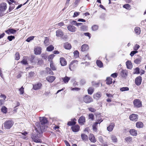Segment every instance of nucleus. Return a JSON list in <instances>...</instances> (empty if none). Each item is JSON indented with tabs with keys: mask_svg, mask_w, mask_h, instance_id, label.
Returning <instances> with one entry per match:
<instances>
[{
	"mask_svg": "<svg viewBox=\"0 0 146 146\" xmlns=\"http://www.w3.org/2000/svg\"><path fill=\"white\" fill-rule=\"evenodd\" d=\"M142 59V58L141 57H140L139 58L135 59L134 60V62L135 64H140V63L141 62Z\"/></svg>",
	"mask_w": 146,
	"mask_h": 146,
	"instance_id": "7c9ffc66",
	"label": "nucleus"
},
{
	"mask_svg": "<svg viewBox=\"0 0 146 146\" xmlns=\"http://www.w3.org/2000/svg\"><path fill=\"white\" fill-rule=\"evenodd\" d=\"M64 23L61 22L60 23H58V24L55 25H54V26L56 27L59 28V27L63 26L64 25Z\"/></svg>",
	"mask_w": 146,
	"mask_h": 146,
	"instance_id": "a19ab883",
	"label": "nucleus"
},
{
	"mask_svg": "<svg viewBox=\"0 0 146 146\" xmlns=\"http://www.w3.org/2000/svg\"><path fill=\"white\" fill-rule=\"evenodd\" d=\"M95 96L97 98H100L101 96V93L100 92H98L96 94Z\"/></svg>",
	"mask_w": 146,
	"mask_h": 146,
	"instance_id": "69168bd1",
	"label": "nucleus"
},
{
	"mask_svg": "<svg viewBox=\"0 0 146 146\" xmlns=\"http://www.w3.org/2000/svg\"><path fill=\"white\" fill-rule=\"evenodd\" d=\"M89 110L90 111L93 112H95L96 111V110H95L94 109L92 108H89Z\"/></svg>",
	"mask_w": 146,
	"mask_h": 146,
	"instance_id": "0e129e2a",
	"label": "nucleus"
},
{
	"mask_svg": "<svg viewBox=\"0 0 146 146\" xmlns=\"http://www.w3.org/2000/svg\"><path fill=\"white\" fill-rule=\"evenodd\" d=\"M89 47L88 45L84 44L81 46V51L84 52L88 50V49Z\"/></svg>",
	"mask_w": 146,
	"mask_h": 146,
	"instance_id": "b1692460",
	"label": "nucleus"
},
{
	"mask_svg": "<svg viewBox=\"0 0 146 146\" xmlns=\"http://www.w3.org/2000/svg\"><path fill=\"white\" fill-rule=\"evenodd\" d=\"M42 86V84L40 83H38L34 85L33 86V88L35 90L39 89Z\"/></svg>",
	"mask_w": 146,
	"mask_h": 146,
	"instance_id": "4be33fe9",
	"label": "nucleus"
},
{
	"mask_svg": "<svg viewBox=\"0 0 146 146\" xmlns=\"http://www.w3.org/2000/svg\"><path fill=\"white\" fill-rule=\"evenodd\" d=\"M34 51L35 54H40L41 52V48L40 47H37L35 48Z\"/></svg>",
	"mask_w": 146,
	"mask_h": 146,
	"instance_id": "f8f14e48",
	"label": "nucleus"
},
{
	"mask_svg": "<svg viewBox=\"0 0 146 146\" xmlns=\"http://www.w3.org/2000/svg\"><path fill=\"white\" fill-rule=\"evenodd\" d=\"M139 68L137 67L134 70V74H139Z\"/></svg>",
	"mask_w": 146,
	"mask_h": 146,
	"instance_id": "603ef678",
	"label": "nucleus"
},
{
	"mask_svg": "<svg viewBox=\"0 0 146 146\" xmlns=\"http://www.w3.org/2000/svg\"><path fill=\"white\" fill-rule=\"evenodd\" d=\"M89 139L92 142L94 143L96 141L95 137L93 135H92L90 136L89 137Z\"/></svg>",
	"mask_w": 146,
	"mask_h": 146,
	"instance_id": "c9c22d12",
	"label": "nucleus"
},
{
	"mask_svg": "<svg viewBox=\"0 0 146 146\" xmlns=\"http://www.w3.org/2000/svg\"><path fill=\"white\" fill-rule=\"evenodd\" d=\"M44 43L46 46H47L49 44V40L48 39L47 37L45 38V39L44 41Z\"/></svg>",
	"mask_w": 146,
	"mask_h": 146,
	"instance_id": "ea45409f",
	"label": "nucleus"
},
{
	"mask_svg": "<svg viewBox=\"0 0 146 146\" xmlns=\"http://www.w3.org/2000/svg\"><path fill=\"white\" fill-rule=\"evenodd\" d=\"M83 100L86 103H88L92 101V99L90 96L86 95L83 98Z\"/></svg>",
	"mask_w": 146,
	"mask_h": 146,
	"instance_id": "423d86ee",
	"label": "nucleus"
},
{
	"mask_svg": "<svg viewBox=\"0 0 146 146\" xmlns=\"http://www.w3.org/2000/svg\"><path fill=\"white\" fill-rule=\"evenodd\" d=\"M88 91L89 94H92L94 92V88L92 87L88 89Z\"/></svg>",
	"mask_w": 146,
	"mask_h": 146,
	"instance_id": "e433bc0d",
	"label": "nucleus"
},
{
	"mask_svg": "<svg viewBox=\"0 0 146 146\" xmlns=\"http://www.w3.org/2000/svg\"><path fill=\"white\" fill-rule=\"evenodd\" d=\"M130 5L129 4H126L124 5L123 6V7L127 9H130Z\"/></svg>",
	"mask_w": 146,
	"mask_h": 146,
	"instance_id": "8fccbe9b",
	"label": "nucleus"
},
{
	"mask_svg": "<svg viewBox=\"0 0 146 146\" xmlns=\"http://www.w3.org/2000/svg\"><path fill=\"white\" fill-rule=\"evenodd\" d=\"M120 90L122 92L128 91L129 90V88L127 87H123L120 88Z\"/></svg>",
	"mask_w": 146,
	"mask_h": 146,
	"instance_id": "79ce46f5",
	"label": "nucleus"
},
{
	"mask_svg": "<svg viewBox=\"0 0 146 146\" xmlns=\"http://www.w3.org/2000/svg\"><path fill=\"white\" fill-rule=\"evenodd\" d=\"M56 36L58 37H62L64 35V33L60 29H58L56 31Z\"/></svg>",
	"mask_w": 146,
	"mask_h": 146,
	"instance_id": "4468645a",
	"label": "nucleus"
},
{
	"mask_svg": "<svg viewBox=\"0 0 146 146\" xmlns=\"http://www.w3.org/2000/svg\"><path fill=\"white\" fill-rule=\"evenodd\" d=\"M70 79V78L66 76L65 77L62 78L61 79L65 83H67L69 81Z\"/></svg>",
	"mask_w": 146,
	"mask_h": 146,
	"instance_id": "a878e982",
	"label": "nucleus"
},
{
	"mask_svg": "<svg viewBox=\"0 0 146 146\" xmlns=\"http://www.w3.org/2000/svg\"><path fill=\"white\" fill-rule=\"evenodd\" d=\"M34 36H32L28 37L26 40V41L28 42H30L31 40L34 39Z\"/></svg>",
	"mask_w": 146,
	"mask_h": 146,
	"instance_id": "864d4df0",
	"label": "nucleus"
},
{
	"mask_svg": "<svg viewBox=\"0 0 146 146\" xmlns=\"http://www.w3.org/2000/svg\"><path fill=\"white\" fill-rule=\"evenodd\" d=\"M50 66L51 69L53 70H56V68L55 67L54 65L51 62H50Z\"/></svg>",
	"mask_w": 146,
	"mask_h": 146,
	"instance_id": "37998d69",
	"label": "nucleus"
},
{
	"mask_svg": "<svg viewBox=\"0 0 146 146\" xmlns=\"http://www.w3.org/2000/svg\"><path fill=\"white\" fill-rule=\"evenodd\" d=\"M24 88L23 86H22L19 89V91L20 92V94H22L24 93Z\"/></svg>",
	"mask_w": 146,
	"mask_h": 146,
	"instance_id": "4d7b16f0",
	"label": "nucleus"
},
{
	"mask_svg": "<svg viewBox=\"0 0 146 146\" xmlns=\"http://www.w3.org/2000/svg\"><path fill=\"white\" fill-rule=\"evenodd\" d=\"M134 31L135 34L137 35H139L141 33L140 28L137 27H135V28Z\"/></svg>",
	"mask_w": 146,
	"mask_h": 146,
	"instance_id": "cd10ccee",
	"label": "nucleus"
},
{
	"mask_svg": "<svg viewBox=\"0 0 146 146\" xmlns=\"http://www.w3.org/2000/svg\"><path fill=\"white\" fill-rule=\"evenodd\" d=\"M15 38V37L14 36L11 35L10 36H9L7 37V39L9 41H11L13 39H14Z\"/></svg>",
	"mask_w": 146,
	"mask_h": 146,
	"instance_id": "09e8293b",
	"label": "nucleus"
},
{
	"mask_svg": "<svg viewBox=\"0 0 146 146\" xmlns=\"http://www.w3.org/2000/svg\"><path fill=\"white\" fill-rule=\"evenodd\" d=\"M64 48L67 49H70L71 48V46L70 44L68 43H66L64 45Z\"/></svg>",
	"mask_w": 146,
	"mask_h": 146,
	"instance_id": "c85d7f7f",
	"label": "nucleus"
},
{
	"mask_svg": "<svg viewBox=\"0 0 146 146\" xmlns=\"http://www.w3.org/2000/svg\"><path fill=\"white\" fill-rule=\"evenodd\" d=\"M21 62L25 65L27 64V61L26 60L24 59H23V60H22L21 61Z\"/></svg>",
	"mask_w": 146,
	"mask_h": 146,
	"instance_id": "774afa93",
	"label": "nucleus"
},
{
	"mask_svg": "<svg viewBox=\"0 0 146 146\" xmlns=\"http://www.w3.org/2000/svg\"><path fill=\"white\" fill-rule=\"evenodd\" d=\"M98 28V27L97 25H94L92 27V30L94 31H96Z\"/></svg>",
	"mask_w": 146,
	"mask_h": 146,
	"instance_id": "6e6d98bb",
	"label": "nucleus"
},
{
	"mask_svg": "<svg viewBox=\"0 0 146 146\" xmlns=\"http://www.w3.org/2000/svg\"><path fill=\"white\" fill-rule=\"evenodd\" d=\"M129 132L130 134L133 136H136L137 134V131L134 129H130Z\"/></svg>",
	"mask_w": 146,
	"mask_h": 146,
	"instance_id": "aec40b11",
	"label": "nucleus"
},
{
	"mask_svg": "<svg viewBox=\"0 0 146 146\" xmlns=\"http://www.w3.org/2000/svg\"><path fill=\"white\" fill-rule=\"evenodd\" d=\"M142 77L141 76H139L137 77L135 80V83L137 86L140 85L141 82Z\"/></svg>",
	"mask_w": 146,
	"mask_h": 146,
	"instance_id": "1a4fd4ad",
	"label": "nucleus"
},
{
	"mask_svg": "<svg viewBox=\"0 0 146 146\" xmlns=\"http://www.w3.org/2000/svg\"><path fill=\"white\" fill-rule=\"evenodd\" d=\"M54 47L52 45H50L46 48L48 51L50 52L54 50Z\"/></svg>",
	"mask_w": 146,
	"mask_h": 146,
	"instance_id": "f704fd0d",
	"label": "nucleus"
},
{
	"mask_svg": "<svg viewBox=\"0 0 146 146\" xmlns=\"http://www.w3.org/2000/svg\"><path fill=\"white\" fill-rule=\"evenodd\" d=\"M73 131L77 132L80 129V126L78 125H75L71 127Z\"/></svg>",
	"mask_w": 146,
	"mask_h": 146,
	"instance_id": "ddd939ff",
	"label": "nucleus"
},
{
	"mask_svg": "<svg viewBox=\"0 0 146 146\" xmlns=\"http://www.w3.org/2000/svg\"><path fill=\"white\" fill-rule=\"evenodd\" d=\"M133 103L134 106L137 108H139L141 106V102L138 99L134 100Z\"/></svg>",
	"mask_w": 146,
	"mask_h": 146,
	"instance_id": "39448f33",
	"label": "nucleus"
},
{
	"mask_svg": "<svg viewBox=\"0 0 146 146\" xmlns=\"http://www.w3.org/2000/svg\"><path fill=\"white\" fill-rule=\"evenodd\" d=\"M112 83V79L110 77H108L106 80V83L108 85H110Z\"/></svg>",
	"mask_w": 146,
	"mask_h": 146,
	"instance_id": "72a5a7b5",
	"label": "nucleus"
},
{
	"mask_svg": "<svg viewBox=\"0 0 146 146\" xmlns=\"http://www.w3.org/2000/svg\"><path fill=\"white\" fill-rule=\"evenodd\" d=\"M139 46L137 44H136L134 47V50L137 51L139 48Z\"/></svg>",
	"mask_w": 146,
	"mask_h": 146,
	"instance_id": "bf43d9fd",
	"label": "nucleus"
},
{
	"mask_svg": "<svg viewBox=\"0 0 146 146\" xmlns=\"http://www.w3.org/2000/svg\"><path fill=\"white\" fill-rule=\"evenodd\" d=\"M127 71L126 70H122L121 72V75L122 77H125L127 75Z\"/></svg>",
	"mask_w": 146,
	"mask_h": 146,
	"instance_id": "393cba45",
	"label": "nucleus"
},
{
	"mask_svg": "<svg viewBox=\"0 0 146 146\" xmlns=\"http://www.w3.org/2000/svg\"><path fill=\"white\" fill-rule=\"evenodd\" d=\"M70 22L71 24L74 25H76L77 22L76 21L71 20Z\"/></svg>",
	"mask_w": 146,
	"mask_h": 146,
	"instance_id": "052dcab7",
	"label": "nucleus"
},
{
	"mask_svg": "<svg viewBox=\"0 0 146 146\" xmlns=\"http://www.w3.org/2000/svg\"><path fill=\"white\" fill-rule=\"evenodd\" d=\"M143 123L140 121L137 122L136 123V127L138 128H141L143 127Z\"/></svg>",
	"mask_w": 146,
	"mask_h": 146,
	"instance_id": "bb28decb",
	"label": "nucleus"
},
{
	"mask_svg": "<svg viewBox=\"0 0 146 146\" xmlns=\"http://www.w3.org/2000/svg\"><path fill=\"white\" fill-rule=\"evenodd\" d=\"M68 29L70 31L72 32H74L76 31V28L74 26L69 25L67 27Z\"/></svg>",
	"mask_w": 146,
	"mask_h": 146,
	"instance_id": "9b49d317",
	"label": "nucleus"
},
{
	"mask_svg": "<svg viewBox=\"0 0 146 146\" xmlns=\"http://www.w3.org/2000/svg\"><path fill=\"white\" fill-rule=\"evenodd\" d=\"M89 119H91L92 120L94 119V115L92 114H90L89 115Z\"/></svg>",
	"mask_w": 146,
	"mask_h": 146,
	"instance_id": "13d9d810",
	"label": "nucleus"
},
{
	"mask_svg": "<svg viewBox=\"0 0 146 146\" xmlns=\"http://www.w3.org/2000/svg\"><path fill=\"white\" fill-rule=\"evenodd\" d=\"M79 12H75L74 13L73 17H76L78 15L80 14Z\"/></svg>",
	"mask_w": 146,
	"mask_h": 146,
	"instance_id": "680f3d73",
	"label": "nucleus"
},
{
	"mask_svg": "<svg viewBox=\"0 0 146 146\" xmlns=\"http://www.w3.org/2000/svg\"><path fill=\"white\" fill-rule=\"evenodd\" d=\"M35 129L36 133L35 134H33L31 137L33 140L35 142H40V140L39 138L41 137L42 135V132L40 126L38 124L36 126H35Z\"/></svg>",
	"mask_w": 146,
	"mask_h": 146,
	"instance_id": "f257e3e1",
	"label": "nucleus"
},
{
	"mask_svg": "<svg viewBox=\"0 0 146 146\" xmlns=\"http://www.w3.org/2000/svg\"><path fill=\"white\" fill-rule=\"evenodd\" d=\"M46 73L50 75H53L54 73L53 72L50 70L49 68H46Z\"/></svg>",
	"mask_w": 146,
	"mask_h": 146,
	"instance_id": "2f4dec72",
	"label": "nucleus"
},
{
	"mask_svg": "<svg viewBox=\"0 0 146 146\" xmlns=\"http://www.w3.org/2000/svg\"><path fill=\"white\" fill-rule=\"evenodd\" d=\"M127 68L129 69H131L133 67V65L131 62L130 61H127L126 62Z\"/></svg>",
	"mask_w": 146,
	"mask_h": 146,
	"instance_id": "5701e85b",
	"label": "nucleus"
},
{
	"mask_svg": "<svg viewBox=\"0 0 146 146\" xmlns=\"http://www.w3.org/2000/svg\"><path fill=\"white\" fill-rule=\"evenodd\" d=\"M99 141L102 143V145L103 146H108L107 143L104 141L103 140V137L102 136H100L98 137Z\"/></svg>",
	"mask_w": 146,
	"mask_h": 146,
	"instance_id": "9d476101",
	"label": "nucleus"
},
{
	"mask_svg": "<svg viewBox=\"0 0 146 146\" xmlns=\"http://www.w3.org/2000/svg\"><path fill=\"white\" fill-rule=\"evenodd\" d=\"M81 136L82 139L86 141L88 139L87 136L84 134H82Z\"/></svg>",
	"mask_w": 146,
	"mask_h": 146,
	"instance_id": "4c0bfd02",
	"label": "nucleus"
},
{
	"mask_svg": "<svg viewBox=\"0 0 146 146\" xmlns=\"http://www.w3.org/2000/svg\"><path fill=\"white\" fill-rule=\"evenodd\" d=\"M54 56V54H51L48 57V60L51 62H52V60Z\"/></svg>",
	"mask_w": 146,
	"mask_h": 146,
	"instance_id": "a18cd8bd",
	"label": "nucleus"
},
{
	"mask_svg": "<svg viewBox=\"0 0 146 146\" xmlns=\"http://www.w3.org/2000/svg\"><path fill=\"white\" fill-rule=\"evenodd\" d=\"M15 59L17 60H19L20 58L19 54V53L17 52L15 54Z\"/></svg>",
	"mask_w": 146,
	"mask_h": 146,
	"instance_id": "3c124183",
	"label": "nucleus"
},
{
	"mask_svg": "<svg viewBox=\"0 0 146 146\" xmlns=\"http://www.w3.org/2000/svg\"><path fill=\"white\" fill-rule=\"evenodd\" d=\"M115 126L114 123H111L109 126L107 127V129L109 131H112L113 128Z\"/></svg>",
	"mask_w": 146,
	"mask_h": 146,
	"instance_id": "412c9836",
	"label": "nucleus"
},
{
	"mask_svg": "<svg viewBox=\"0 0 146 146\" xmlns=\"http://www.w3.org/2000/svg\"><path fill=\"white\" fill-rule=\"evenodd\" d=\"M30 60L31 63L35 64L38 61V63L39 64L40 62H42V60H38V58H35L34 56H32L30 59Z\"/></svg>",
	"mask_w": 146,
	"mask_h": 146,
	"instance_id": "0eeeda50",
	"label": "nucleus"
},
{
	"mask_svg": "<svg viewBox=\"0 0 146 146\" xmlns=\"http://www.w3.org/2000/svg\"><path fill=\"white\" fill-rule=\"evenodd\" d=\"M130 120L133 121H136L138 119V115L135 114H132L129 117Z\"/></svg>",
	"mask_w": 146,
	"mask_h": 146,
	"instance_id": "6e6552de",
	"label": "nucleus"
},
{
	"mask_svg": "<svg viewBox=\"0 0 146 146\" xmlns=\"http://www.w3.org/2000/svg\"><path fill=\"white\" fill-rule=\"evenodd\" d=\"M117 74L116 73H115L113 74H111V76L112 77L115 78L117 77Z\"/></svg>",
	"mask_w": 146,
	"mask_h": 146,
	"instance_id": "e2e57ef3",
	"label": "nucleus"
},
{
	"mask_svg": "<svg viewBox=\"0 0 146 146\" xmlns=\"http://www.w3.org/2000/svg\"><path fill=\"white\" fill-rule=\"evenodd\" d=\"M55 77L54 76H49L46 78V79L50 82H52L55 80Z\"/></svg>",
	"mask_w": 146,
	"mask_h": 146,
	"instance_id": "a211bd4d",
	"label": "nucleus"
},
{
	"mask_svg": "<svg viewBox=\"0 0 146 146\" xmlns=\"http://www.w3.org/2000/svg\"><path fill=\"white\" fill-rule=\"evenodd\" d=\"M125 140L127 142L129 143L132 141V139L131 137H126L125 138Z\"/></svg>",
	"mask_w": 146,
	"mask_h": 146,
	"instance_id": "c03bdc74",
	"label": "nucleus"
},
{
	"mask_svg": "<svg viewBox=\"0 0 146 146\" xmlns=\"http://www.w3.org/2000/svg\"><path fill=\"white\" fill-rule=\"evenodd\" d=\"M14 123V122L11 120L6 121L4 123V127L5 129H9L13 125Z\"/></svg>",
	"mask_w": 146,
	"mask_h": 146,
	"instance_id": "7ed1b4c3",
	"label": "nucleus"
},
{
	"mask_svg": "<svg viewBox=\"0 0 146 146\" xmlns=\"http://www.w3.org/2000/svg\"><path fill=\"white\" fill-rule=\"evenodd\" d=\"M111 139L113 142H117V139L116 137L114 135H112L111 136Z\"/></svg>",
	"mask_w": 146,
	"mask_h": 146,
	"instance_id": "49530a36",
	"label": "nucleus"
},
{
	"mask_svg": "<svg viewBox=\"0 0 146 146\" xmlns=\"http://www.w3.org/2000/svg\"><path fill=\"white\" fill-rule=\"evenodd\" d=\"M78 122L79 123L81 124H84V123L85 122V117L83 116H81L78 119Z\"/></svg>",
	"mask_w": 146,
	"mask_h": 146,
	"instance_id": "dca6fc26",
	"label": "nucleus"
},
{
	"mask_svg": "<svg viewBox=\"0 0 146 146\" xmlns=\"http://www.w3.org/2000/svg\"><path fill=\"white\" fill-rule=\"evenodd\" d=\"M16 32V30L12 29H9L8 30L5 31V32L8 35L14 34Z\"/></svg>",
	"mask_w": 146,
	"mask_h": 146,
	"instance_id": "f3484780",
	"label": "nucleus"
},
{
	"mask_svg": "<svg viewBox=\"0 0 146 146\" xmlns=\"http://www.w3.org/2000/svg\"><path fill=\"white\" fill-rule=\"evenodd\" d=\"M84 35L85 36H88L89 37V38H90L91 37L90 34L89 33H84Z\"/></svg>",
	"mask_w": 146,
	"mask_h": 146,
	"instance_id": "338daca9",
	"label": "nucleus"
},
{
	"mask_svg": "<svg viewBox=\"0 0 146 146\" xmlns=\"http://www.w3.org/2000/svg\"><path fill=\"white\" fill-rule=\"evenodd\" d=\"M96 64L97 66L100 68H102L103 66V64L102 62L99 60H97Z\"/></svg>",
	"mask_w": 146,
	"mask_h": 146,
	"instance_id": "c756f323",
	"label": "nucleus"
},
{
	"mask_svg": "<svg viewBox=\"0 0 146 146\" xmlns=\"http://www.w3.org/2000/svg\"><path fill=\"white\" fill-rule=\"evenodd\" d=\"M78 61L76 60L72 61L69 64V68L71 71H74L77 66Z\"/></svg>",
	"mask_w": 146,
	"mask_h": 146,
	"instance_id": "f03ea898",
	"label": "nucleus"
},
{
	"mask_svg": "<svg viewBox=\"0 0 146 146\" xmlns=\"http://www.w3.org/2000/svg\"><path fill=\"white\" fill-rule=\"evenodd\" d=\"M1 111L4 113H6L7 111V109L5 106L3 107L1 109Z\"/></svg>",
	"mask_w": 146,
	"mask_h": 146,
	"instance_id": "58836bf2",
	"label": "nucleus"
},
{
	"mask_svg": "<svg viewBox=\"0 0 146 146\" xmlns=\"http://www.w3.org/2000/svg\"><path fill=\"white\" fill-rule=\"evenodd\" d=\"M7 4L5 3H2L0 5V11H4L7 9Z\"/></svg>",
	"mask_w": 146,
	"mask_h": 146,
	"instance_id": "2eb2a0df",
	"label": "nucleus"
},
{
	"mask_svg": "<svg viewBox=\"0 0 146 146\" xmlns=\"http://www.w3.org/2000/svg\"><path fill=\"white\" fill-rule=\"evenodd\" d=\"M75 119H73V121H69L68 122L67 125L69 126L74 125L76 124V122L74 121V120H75Z\"/></svg>",
	"mask_w": 146,
	"mask_h": 146,
	"instance_id": "473e14b6",
	"label": "nucleus"
},
{
	"mask_svg": "<svg viewBox=\"0 0 146 146\" xmlns=\"http://www.w3.org/2000/svg\"><path fill=\"white\" fill-rule=\"evenodd\" d=\"M40 124L41 125H40L41 127V129H42V127L43 126H44L45 124L48 121L46 118L45 117H40ZM37 125H36V126L38 125V124L40 125V124L39 123H37Z\"/></svg>",
	"mask_w": 146,
	"mask_h": 146,
	"instance_id": "20e7f679",
	"label": "nucleus"
},
{
	"mask_svg": "<svg viewBox=\"0 0 146 146\" xmlns=\"http://www.w3.org/2000/svg\"><path fill=\"white\" fill-rule=\"evenodd\" d=\"M138 52L136 50L132 51L130 54V55L131 56H133L135 54L137 53Z\"/></svg>",
	"mask_w": 146,
	"mask_h": 146,
	"instance_id": "5fc2aeb1",
	"label": "nucleus"
},
{
	"mask_svg": "<svg viewBox=\"0 0 146 146\" xmlns=\"http://www.w3.org/2000/svg\"><path fill=\"white\" fill-rule=\"evenodd\" d=\"M60 62L62 66H64L67 64V62L65 59L63 57L60 58Z\"/></svg>",
	"mask_w": 146,
	"mask_h": 146,
	"instance_id": "6ab92c4d",
	"label": "nucleus"
},
{
	"mask_svg": "<svg viewBox=\"0 0 146 146\" xmlns=\"http://www.w3.org/2000/svg\"><path fill=\"white\" fill-rule=\"evenodd\" d=\"M74 56L75 58H77L79 56V52L77 50L74 51Z\"/></svg>",
	"mask_w": 146,
	"mask_h": 146,
	"instance_id": "de8ad7c7",
	"label": "nucleus"
}]
</instances>
